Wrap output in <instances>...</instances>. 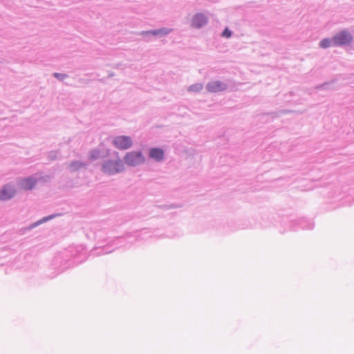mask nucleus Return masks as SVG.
Wrapping results in <instances>:
<instances>
[{
    "label": "nucleus",
    "mask_w": 354,
    "mask_h": 354,
    "mask_svg": "<svg viewBox=\"0 0 354 354\" xmlns=\"http://www.w3.org/2000/svg\"><path fill=\"white\" fill-rule=\"evenodd\" d=\"M145 158L140 151H131L127 153L124 157V162L129 166L135 167L143 163Z\"/></svg>",
    "instance_id": "f257e3e1"
},
{
    "label": "nucleus",
    "mask_w": 354,
    "mask_h": 354,
    "mask_svg": "<svg viewBox=\"0 0 354 354\" xmlns=\"http://www.w3.org/2000/svg\"><path fill=\"white\" fill-rule=\"evenodd\" d=\"M124 169V165L120 160L107 161L102 166L103 171L109 175L122 171Z\"/></svg>",
    "instance_id": "f03ea898"
},
{
    "label": "nucleus",
    "mask_w": 354,
    "mask_h": 354,
    "mask_svg": "<svg viewBox=\"0 0 354 354\" xmlns=\"http://www.w3.org/2000/svg\"><path fill=\"white\" fill-rule=\"evenodd\" d=\"M352 40V35L347 31H342L335 35L332 39L333 46L347 45L349 44Z\"/></svg>",
    "instance_id": "7ed1b4c3"
},
{
    "label": "nucleus",
    "mask_w": 354,
    "mask_h": 354,
    "mask_svg": "<svg viewBox=\"0 0 354 354\" xmlns=\"http://www.w3.org/2000/svg\"><path fill=\"white\" fill-rule=\"evenodd\" d=\"M113 144L116 148L125 150L132 146L133 142L129 136H119L113 138Z\"/></svg>",
    "instance_id": "20e7f679"
},
{
    "label": "nucleus",
    "mask_w": 354,
    "mask_h": 354,
    "mask_svg": "<svg viewBox=\"0 0 354 354\" xmlns=\"http://www.w3.org/2000/svg\"><path fill=\"white\" fill-rule=\"evenodd\" d=\"M15 193L16 190L12 186L6 185L0 190V200H9L15 196Z\"/></svg>",
    "instance_id": "39448f33"
},
{
    "label": "nucleus",
    "mask_w": 354,
    "mask_h": 354,
    "mask_svg": "<svg viewBox=\"0 0 354 354\" xmlns=\"http://www.w3.org/2000/svg\"><path fill=\"white\" fill-rule=\"evenodd\" d=\"M207 22V17L203 14H196L192 19V26L194 28H201Z\"/></svg>",
    "instance_id": "423d86ee"
},
{
    "label": "nucleus",
    "mask_w": 354,
    "mask_h": 354,
    "mask_svg": "<svg viewBox=\"0 0 354 354\" xmlns=\"http://www.w3.org/2000/svg\"><path fill=\"white\" fill-rule=\"evenodd\" d=\"M225 85L221 82H212L207 85V88L209 92H219L224 90Z\"/></svg>",
    "instance_id": "0eeeda50"
},
{
    "label": "nucleus",
    "mask_w": 354,
    "mask_h": 354,
    "mask_svg": "<svg viewBox=\"0 0 354 354\" xmlns=\"http://www.w3.org/2000/svg\"><path fill=\"white\" fill-rule=\"evenodd\" d=\"M36 184V180L31 178H24L21 180L19 186L24 190H29L32 189Z\"/></svg>",
    "instance_id": "6e6552de"
},
{
    "label": "nucleus",
    "mask_w": 354,
    "mask_h": 354,
    "mask_svg": "<svg viewBox=\"0 0 354 354\" xmlns=\"http://www.w3.org/2000/svg\"><path fill=\"white\" fill-rule=\"evenodd\" d=\"M149 156L156 161H161L164 157V151L159 148H153L149 151Z\"/></svg>",
    "instance_id": "1a4fd4ad"
},
{
    "label": "nucleus",
    "mask_w": 354,
    "mask_h": 354,
    "mask_svg": "<svg viewBox=\"0 0 354 354\" xmlns=\"http://www.w3.org/2000/svg\"><path fill=\"white\" fill-rule=\"evenodd\" d=\"M331 45H333V41L328 39H324L319 43V46L324 48H328Z\"/></svg>",
    "instance_id": "9d476101"
},
{
    "label": "nucleus",
    "mask_w": 354,
    "mask_h": 354,
    "mask_svg": "<svg viewBox=\"0 0 354 354\" xmlns=\"http://www.w3.org/2000/svg\"><path fill=\"white\" fill-rule=\"evenodd\" d=\"M203 88L201 84H195L189 87V90L191 91L198 92L200 91Z\"/></svg>",
    "instance_id": "9b49d317"
},
{
    "label": "nucleus",
    "mask_w": 354,
    "mask_h": 354,
    "mask_svg": "<svg viewBox=\"0 0 354 354\" xmlns=\"http://www.w3.org/2000/svg\"><path fill=\"white\" fill-rule=\"evenodd\" d=\"M231 35H232L231 31H230V30H228L227 28H225V29L224 30V31L223 32V34H222V35H223V37H227V38L230 37H231Z\"/></svg>",
    "instance_id": "f8f14e48"
},
{
    "label": "nucleus",
    "mask_w": 354,
    "mask_h": 354,
    "mask_svg": "<svg viewBox=\"0 0 354 354\" xmlns=\"http://www.w3.org/2000/svg\"><path fill=\"white\" fill-rule=\"evenodd\" d=\"M169 32V31H166L164 29H161V30H156V31H153L152 33L153 35H157V34H167Z\"/></svg>",
    "instance_id": "ddd939ff"
},
{
    "label": "nucleus",
    "mask_w": 354,
    "mask_h": 354,
    "mask_svg": "<svg viewBox=\"0 0 354 354\" xmlns=\"http://www.w3.org/2000/svg\"><path fill=\"white\" fill-rule=\"evenodd\" d=\"M54 75H55V77H56L57 78H59V79H63L66 76L65 75L60 74V73H55Z\"/></svg>",
    "instance_id": "4468645a"
},
{
    "label": "nucleus",
    "mask_w": 354,
    "mask_h": 354,
    "mask_svg": "<svg viewBox=\"0 0 354 354\" xmlns=\"http://www.w3.org/2000/svg\"><path fill=\"white\" fill-rule=\"evenodd\" d=\"M97 157H98V152H97V154H96V155L92 154V158H93V159H95V158H97Z\"/></svg>",
    "instance_id": "2eb2a0df"
},
{
    "label": "nucleus",
    "mask_w": 354,
    "mask_h": 354,
    "mask_svg": "<svg viewBox=\"0 0 354 354\" xmlns=\"http://www.w3.org/2000/svg\"><path fill=\"white\" fill-rule=\"evenodd\" d=\"M49 218H44V221L48 220Z\"/></svg>",
    "instance_id": "dca6fc26"
}]
</instances>
